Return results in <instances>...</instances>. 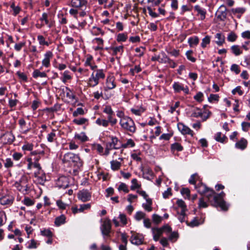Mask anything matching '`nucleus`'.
I'll return each instance as SVG.
<instances>
[{"label": "nucleus", "instance_id": "21", "mask_svg": "<svg viewBox=\"0 0 250 250\" xmlns=\"http://www.w3.org/2000/svg\"><path fill=\"white\" fill-rule=\"evenodd\" d=\"M195 188L197 189L198 192L201 195L206 194L207 190L208 189V188L205 185L202 183H199L197 186H195Z\"/></svg>", "mask_w": 250, "mask_h": 250}, {"label": "nucleus", "instance_id": "25", "mask_svg": "<svg viewBox=\"0 0 250 250\" xmlns=\"http://www.w3.org/2000/svg\"><path fill=\"white\" fill-rule=\"evenodd\" d=\"M214 194V191L213 189L208 188L207 190L206 193L204 194L203 195L208 198L209 202H212L211 199L212 198V201H213V196L215 195Z\"/></svg>", "mask_w": 250, "mask_h": 250}, {"label": "nucleus", "instance_id": "62", "mask_svg": "<svg viewBox=\"0 0 250 250\" xmlns=\"http://www.w3.org/2000/svg\"><path fill=\"white\" fill-rule=\"evenodd\" d=\"M230 70L234 72L236 74H239L240 72L238 65L236 64H233L231 66Z\"/></svg>", "mask_w": 250, "mask_h": 250}, {"label": "nucleus", "instance_id": "63", "mask_svg": "<svg viewBox=\"0 0 250 250\" xmlns=\"http://www.w3.org/2000/svg\"><path fill=\"white\" fill-rule=\"evenodd\" d=\"M242 128L243 131H247L249 128H250V123L242 122L241 124Z\"/></svg>", "mask_w": 250, "mask_h": 250}, {"label": "nucleus", "instance_id": "40", "mask_svg": "<svg viewBox=\"0 0 250 250\" xmlns=\"http://www.w3.org/2000/svg\"><path fill=\"white\" fill-rule=\"evenodd\" d=\"M237 38V36L236 34L233 32H231L229 33L227 37V40L229 42H235Z\"/></svg>", "mask_w": 250, "mask_h": 250}, {"label": "nucleus", "instance_id": "11", "mask_svg": "<svg viewBox=\"0 0 250 250\" xmlns=\"http://www.w3.org/2000/svg\"><path fill=\"white\" fill-rule=\"evenodd\" d=\"M78 198L83 202H86L90 200L91 198V193L87 190L83 189L78 194Z\"/></svg>", "mask_w": 250, "mask_h": 250}, {"label": "nucleus", "instance_id": "1", "mask_svg": "<svg viewBox=\"0 0 250 250\" xmlns=\"http://www.w3.org/2000/svg\"><path fill=\"white\" fill-rule=\"evenodd\" d=\"M62 161L64 163H69L77 168H80L83 166V162L79 156L71 152H68L65 154Z\"/></svg>", "mask_w": 250, "mask_h": 250}, {"label": "nucleus", "instance_id": "2", "mask_svg": "<svg viewBox=\"0 0 250 250\" xmlns=\"http://www.w3.org/2000/svg\"><path fill=\"white\" fill-rule=\"evenodd\" d=\"M105 74L103 69H96L94 71L88 80V85L91 87H94L98 84L100 79H104Z\"/></svg>", "mask_w": 250, "mask_h": 250}, {"label": "nucleus", "instance_id": "13", "mask_svg": "<svg viewBox=\"0 0 250 250\" xmlns=\"http://www.w3.org/2000/svg\"><path fill=\"white\" fill-rule=\"evenodd\" d=\"M119 140L115 137H111V142L106 144V146L109 149H118L120 148V146L119 144Z\"/></svg>", "mask_w": 250, "mask_h": 250}, {"label": "nucleus", "instance_id": "3", "mask_svg": "<svg viewBox=\"0 0 250 250\" xmlns=\"http://www.w3.org/2000/svg\"><path fill=\"white\" fill-rule=\"evenodd\" d=\"M225 195V193L222 191L220 193L214 196L213 205L215 207H219L222 210L226 211L228 209L229 206L223 199Z\"/></svg>", "mask_w": 250, "mask_h": 250}, {"label": "nucleus", "instance_id": "8", "mask_svg": "<svg viewBox=\"0 0 250 250\" xmlns=\"http://www.w3.org/2000/svg\"><path fill=\"white\" fill-rule=\"evenodd\" d=\"M1 139L4 144H10L15 140V137L11 132H7L1 136Z\"/></svg>", "mask_w": 250, "mask_h": 250}, {"label": "nucleus", "instance_id": "19", "mask_svg": "<svg viewBox=\"0 0 250 250\" xmlns=\"http://www.w3.org/2000/svg\"><path fill=\"white\" fill-rule=\"evenodd\" d=\"M152 231L153 235V239L157 241L163 233V230L160 228H152Z\"/></svg>", "mask_w": 250, "mask_h": 250}, {"label": "nucleus", "instance_id": "46", "mask_svg": "<svg viewBox=\"0 0 250 250\" xmlns=\"http://www.w3.org/2000/svg\"><path fill=\"white\" fill-rule=\"evenodd\" d=\"M91 208V205L90 204H82L80 206L79 208V211L82 212L85 210H88Z\"/></svg>", "mask_w": 250, "mask_h": 250}, {"label": "nucleus", "instance_id": "29", "mask_svg": "<svg viewBox=\"0 0 250 250\" xmlns=\"http://www.w3.org/2000/svg\"><path fill=\"white\" fill-rule=\"evenodd\" d=\"M75 138L79 140L82 142H84L88 140V137L84 132L75 134Z\"/></svg>", "mask_w": 250, "mask_h": 250}, {"label": "nucleus", "instance_id": "35", "mask_svg": "<svg viewBox=\"0 0 250 250\" xmlns=\"http://www.w3.org/2000/svg\"><path fill=\"white\" fill-rule=\"evenodd\" d=\"M66 89L67 91L66 93V96L67 98H68L71 101H75L77 102L76 97L73 93L72 91L67 87H66Z\"/></svg>", "mask_w": 250, "mask_h": 250}, {"label": "nucleus", "instance_id": "54", "mask_svg": "<svg viewBox=\"0 0 250 250\" xmlns=\"http://www.w3.org/2000/svg\"><path fill=\"white\" fill-rule=\"evenodd\" d=\"M193 52L192 50H188L186 53V55L187 59L191 62H194L196 61V59L191 56Z\"/></svg>", "mask_w": 250, "mask_h": 250}, {"label": "nucleus", "instance_id": "31", "mask_svg": "<svg viewBox=\"0 0 250 250\" xmlns=\"http://www.w3.org/2000/svg\"><path fill=\"white\" fill-rule=\"evenodd\" d=\"M47 75L44 72H41L38 69H35L33 72V77L34 78L38 77L44 78L46 77Z\"/></svg>", "mask_w": 250, "mask_h": 250}, {"label": "nucleus", "instance_id": "7", "mask_svg": "<svg viewBox=\"0 0 250 250\" xmlns=\"http://www.w3.org/2000/svg\"><path fill=\"white\" fill-rule=\"evenodd\" d=\"M172 87L176 93H179L181 91H184L186 94L189 93V89L187 86H184V85L179 82H174L172 84Z\"/></svg>", "mask_w": 250, "mask_h": 250}, {"label": "nucleus", "instance_id": "56", "mask_svg": "<svg viewBox=\"0 0 250 250\" xmlns=\"http://www.w3.org/2000/svg\"><path fill=\"white\" fill-rule=\"evenodd\" d=\"M181 194L185 196V197H187L188 198H189L190 196V190L188 188H183L181 190Z\"/></svg>", "mask_w": 250, "mask_h": 250}, {"label": "nucleus", "instance_id": "57", "mask_svg": "<svg viewBox=\"0 0 250 250\" xmlns=\"http://www.w3.org/2000/svg\"><path fill=\"white\" fill-rule=\"evenodd\" d=\"M144 110L142 108H138V109H135V108H131V111L132 112V113L136 115H137V116L141 115V114L144 112Z\"/></svg>", "mask_w": 250, "mask_h": 250}, {"label": "nucleus", "instance_id": "41", "mask_svg": "<svg viewBox=\"0 0 250 250\" xmlns=\"http://www.w3.org/2000/svg\"><path fill=\"white\" fill-rule=\"evenodd\" d=\"M96 123L99 125H103L104 127H106L108 125L109 121L104 119L98 118L96 120Z\"/></svg>", "mask_w": 250, "mask_h": 250}, {"label": "nucleus", "instance_id": "20", "mask_svg": "<svg viewBox=\"0 0 250 250\" xmlns=\"http://www.w3.org/2000/svg\"><path fill=\"white\" fill-rule=\"evenodd\" d=\"M194 9L198 12V14L200 15V19L201 20H204L206 18V10L201 7L198 5H196L194 6Z\"/></svg>", "mask_w": 250, "mask_h": 250}, {"label": "nucleus", "instance_id": "43", "mask_svg": "<svg viewBox=\"0 0 250 250\" xmlns=\"http://www.w3.org/2000/svg\"><path fill=\"white\" fill-rule=\"evenodd\" d=\"M171 148L172 150H177L178 151H181L183 149V146L178 143L172 144L171 146Z\"/></svg>", "mask_w": 250, "mask_h": 250}, {"label": "nucleus", "instance_id": "9", "mask_svg": "<svg viewBox=\"0 0 250 250\" xmlns=\"http://www.w3.org/2000/svg\"><path fill=\"white\" fill-rule=\"evenodd\" d=\"M130 242L136 245H141L143 243L144 236L142 234L133 233L130 238Z\"/></svg>", "mask_w": 250, "mask_h": 250}, {"label": "nucleus", "instance_id": "10", "mask_svg": "<svg viewBox=\"0 0 250 250\" xmlns=\"http://www.w3.org/2000/svg\"><path fill=\"white\" fill-rule=\"evenodd\" d=\"M53 54L50 51H48L44 55V59L42 61V65L47 68L50 65V60L52 58Z\"/></svg>", "mask_w": 250, "mask_h": 250}, {"label": "nucleus", "instance_id": "55", "mask_svg": "<svg viewBox=\"0 0 250 250\" xmlns=\"http://www.w3.org/2000/svg\"><path fill=\"white\" fill-rule=\"evenodd\" d=\"M22 202L27 206H30L34 204V201L28 197H25Z\"/></svg>", "mask_w": 250, "mask_h": 250}, {"label": "nucleus", "instance_id": "28", "mask_svg": "<svg viewBox=\"0 0 250 250\" xmlns=\"http://www.w3.org/2000/svg\"><path fill=\"white\" fill-rule=\"evenodd\" d=\"M230 49L232 53L235 56H239L242 53L240 47L237 45H233L231 46Z\"/></svg>", "mask_w": 250, "mask_h": 250}, {"label": "nucleus", "instance_id": "4", "mask_svg": "<svg viewBox=\"0 0 250 250\" xmlns=\"http://www.w3.org/2000/svg\"><path fill=\"white\" fill-rule=\"evenodd\" d=\"M120 124L122 127L126 131L134 133L136 130L134 121L128 117L121 119Z\"/></svg>", "mask_w": 250, "mask_h": 250}, {"label": "nucleus", "instance_id": "24", "mask_svg": "<svg viewBox=\"0 0 250 250\" xmlns=\"http://www.w3.org/2000/svg\"><path fill=\"white\" fill-rule=\"evenodd\" d=\"M214 138L216 141L217 142H219L220 143H224L226 140H227V137L225 135L222 134L221 132H217L214 136Z\"/></svg>", "mask_w": 250, "mask_h": 250}, {"label": "nucleus", "instance_id": "33", "mask_svg": "<svg viewBox=\"0 0 250 250\" xmlns=\"http://www.w3.org/2000/svg\"><path fill=\"white\" fill-rule=\"evenodd\" d=\"M203 223V221H202L201 223L199 222L197 217H194L193 219V220L189 223L188 221H186L187 225L191 227H194L198 226L200 224H201Z\"/></svg>", "mask_w": 250, "mask_h": 250}, {"label": "nucleus", "instance_id": "51", "mask_svg": "<svg viewBox=\"0 0 250 250\" xmlns=\"http://www.w3.org/2000/svg\"><path fill=\"white\" fill-rule=\"evenodd\" d=\"M47 139L49 142L52 143L54 142L56 139V134L54 131L47 135Z\"/></svg>", "mask_w": 250, "mask_h": 250}, {"label": "nucleus", "instance_id": "45", "mask_svg": "<svg viewBox=\"0 0 250 250\" xmlns=\"http://www.w3.org/2000/svg\"><path fill=\"white\" fill-rule=\"evenodd\" d=\"M70 72L68 70L65 71L63 74V77L62 78V81L63 83H65L67 80H70L71 79V77L69 74Z\"/></svg>", "mask_w": 250, "mask_h": 250}, {"label": "nucleus", "instance_id": "50", "mask_svg": "<svg viewBox=\"0 0 250 250\" xmlns=\"http://www.w3.org/2000/svg\"><path fill=\"white\" fill-rule=\"evenodd\" d=\"M152 220L155 224H159L162 220V217L157 214H154L152 215Z\"/></svg>", "mask_w": 250, "mask_h": 250}, {"label": "nucleus", "instance_id": "61", "mask_svg": "<svg viewBox=\"0 0 250 250\" xmlns=\"http://www.w3.org/2000/svg\"><path fill=\"white\" fill-rule=\"evenodd\" d=\"M219 97V96L217 94H210L208 98V100L209 102H212L213 101H218Z\"/></svg>", "mask_w": 250, "mask_h": 250}, {"label": "nucleus", "instance_id": "22", "mask_svg": "<svg viewBox=\"0 0 250 250\" xmlns=\"http://www.w3.org/2000/svg\"><path fill=\"white\" fill-rule=\"evenodd\" d=\"M215 38L217 40L216 43L218 45L221 46L224 43L225 37L223 34L218 33L215 35Z\"/></svg>", "mask_w": 250, "mask_h": 250}, {"label": "nucleus", "instance_id": "37", "mask_svg": "<svg viewBox=\"0 0 250 250\" xmlns=\"http://www.w3.org/2000/svg\"><path fill=\"white\" fill-rule=\"evenodd\" d=\"M110 164L111 169L113 170H117L119 169L121 166V163L116 160H113L111 161Z\"/></svg>", "mask_w": 250, "mask_h": 250}, {"label": "nucleus", "instance_id": "47", "mask_svg": "<svg viewBox=\"0 0 250 250\" xmlns=\"http://www.w3.org/2000/svg\"><path fill=\"white\" fill-rule=\"evenodd\" d=\"M127 39V36L125 33H120L117 36V41L120 42H125Z\"/></svg>", "mask_w": 250, "mask_h": 250}, {"label": "nucleus", "instance_id": "17", "mask_svg": "<svg viewBox=\"0 0 250 250\" xmlns=\"http://www.w3.org/2000/svg\"><path fill=\"white\" fill-rule=\"evenodd\" d=\"M178 130L184 135L189 134L193 135L192 131L183 123H178L177 125Z\"/></svg>", "mask_w": 250, "mask_h": 250}, {"label": "nucleus", "instance_id": "23", "mask_svg": "<svg viewBox=\"0 0 250 250\" xmlns=\"http://www.w3.org/2000/svg\"><path fill=\"white\" fill-rule=\"evenodd\" d=\"M232 13L233 14H238L237 17L240 18L241 15L243 14L246 11V8L244 7H237L235 8H232L231 9Z\"/></svg>", "mask_w": 250, "mask_h": 250}, {"label": "nucleus", "instance_id": "44", "mask_svg": "<svg viewBox=\"0 0 250 250\" xmlns=\"http://www.w3.org/2000/svg\"><path fill=\"white\" fill-rule=\"evenodd\" d=\"M210 41V37L208 36H206L202 39V42L201 45L202 47L205 48L208 44Z\"/></svg>", "mask_w": 250, "mask_h": 250}, {"label": "nucleus", "instance_id": "58", "mask_svg": "<svg viewBox=\"0 0 250 250\" xmlns=\"http://www.w3.org/2000/svg\"><path fill=\"white\" fill-rule=\"evenodd\" d=\"M177 204L179 207L181 208V211L184 210V211H186V206L185 202L182 200H178L177 201Z\"/></svg>", "mask_w": 250, "mask_h": 250}, {"label": "nucleus", "instance_id": "14", "mask_svg": "<svg viewBox=\"0 0 250 250\" xmlns=\"http://www.w3.org/2000/svg\"><path fill=\"white\" fill-rule=\"evenodd\" d=\"M227 8L224 5H221L216 12L217 18L221 21H224L227 17Z\"/></svg>", "mask_w": 250, "mask_h": 250}, {"label": "nucleus", "instance_id": "39", "mask_svg": "<svg viewBox=\"0 0 250 250\" xmlns=\"http://www.w3.org/2000/svg\"><path fill=\"white\" fill-rule=\"evenodd\" d=\"M65 217L62 215L59 217H58L56 218L55 221V224L59 226L61 224H63L65 222Z\"/></svg>", "mask_w": 250, "mask_h": 250}, {"label": "nucleus", "instance_id": "27", "mask_svg": "<svg viewBox=\"0 0 250 250\" xmlns=\"http://www.w3.org/2000/svg\"><path fill=\"white\" fill-rule=\"evenodd\" d=\"M247 145V140L243 138L240 141L238 142L235 144V146L237 148H239L241 149H244L246 147Z\"/></svg>", "mask_w": 250, "mask_h": 250}, {"label": "nucleus", "instance_id": "60", "mask_svg": "<svg viewBox=\"0 0 250 250\" xmlns=\"http://www.w3.org/2000/svg\"><path fill=\"white\" fill-rule=\"evenodd\" d=\"M33 148V145L30 143H26L22 146V149L23 150L31 151Z\"/></svg>", "mask_w": 250, "mask_h": 250}, {"label": "nucleus", "instance_id": "48", "mask_svg": "<svg viewBox=\"0 0 250 250\" xmlns=\"http://www.w3.org/2000/svg\"><path fill=\"white\" fill-rule=\"evenodd\" d=\"M118 189L119 191H123L125 193H127L129 192V189L126 185L125 184L122 183L119 185V187L118 188Z\"/></svg>", "mask_w": 250, "mask_h": 250}, {"label": "nucleus", "instance_id": "36", "mask_svg": "<svg viewBox=\"0 0 250 250\" xmlns=\"http://www.w3.org/2000/svg\"><path fill=\"white\" fill-rule=\"evenodd\" d=\"M146 203L143 204V207L147 211H151L152 209L151 205L152 204V200L148 199L146 200Z\"/></svg>", "mask_w": 250, "mask_h": 250}, {"label": "nucleus", "instance_id": "18", "mask_svg": "<svg viewBox=\"0 0 250 250\" xmlns=\"http://www.w3.org/2000/svg\"><path fill=\"white\" fill-rule=\"evenodd\" d=\"M19 124L20 125V129H21V132L22 133L26 134L30 130V128L26 126V124L23 119H20L19 120Z\"/></svg>", "mask_w": 250, "mask_h": 250}, {"label": "nucleus", "instance_id": "42", "mask_svg": "<svg viewBox=\"0 0 250 250\" xmlns=\"http://www.w3.org/2000/svg\"><path fill=\"white\" fill-rule=\"evenodd\" d=\"M87 121L88 120L84 118H81L80 119H75L73 121L74 123L78 125H82L85 124Z\"/></svg>", "mask_w": 250, "mask_h": 250}, {"label": "nucleus", "instance_id": "53", "mask_svg": "<svg viewBox=\"0 0 250 250\" xmlns=\"http://www.w3.org/2000/svg\"><path fill=\"white\" fill-rule=\"evenodd\" d=\"M103 112L108 114V116L114 114V112L110 105H106L104 108Z\"/></svg>", "mask_w": 250, "mask_h": 250}, {"label": "nucleus", "instance_id": "15", "mask_svg": "<svg viewBox=\"0 0 250 250\" xmlns=\"http://www.w3.org/2000/svg\"><path fill=\"white\" fill-rule=\"evenodd\" d=\"M56 184L60 188H67L69 186L67 178L64 176L60 177L57 181Z\"/></svg>", "mask_w": 250, "mask_h": 250}, {"label": "nucleus", "instance_id": "32", "mask_svg": "<svg viewBox=\"0 0 250 250\" xmlns=\"http://www.w3.org/2000/svg\"><path fill=\"white\" fill-rule=\"evenodd\" d=\"M158 58H159V62H160L164 63H167L169 59L164 52H162L160 55L158 56Z\"/></svg>", "mask_w": 250, "mask_h": 250}, {"label": "nucleus", "instance_id": "30", "mask_svg": "<svg viewBox=\"0 0 250 250\" xmlns=\"http://www.w3.org/2000/svg\"><path fill=\"white\" fill-rule=\"evenodd\" d=\"M199 38L197 36L190 37L188 39V43H189L190 47L197 45L199 43Z\"/></svg>", "mask_w": 250, "mask_h": 250}, {"label": "nucleus", "instance_id": "16", "mask_svg": "<svg viewBox=\"0 0 250 250\" xmlns=\"http://www.w3.org/2000/svg\"><path fill=\"white\" fill-rule=\"evenodd\" d=\"M14 197L10 195L3 196L0 198V203L2 205H10L13 203Z\"/></svg>", "mask_w": 250, "mask_h": 250}, {"label": "nucleus", "instance_id": "5", "mask_svg": "<svg viewBox=\"0 0 250 250\" xmlns=\"http://www.w3.org/2000/svg\"><path fill=\"white\" fill-rule=\"evenodd\" d=\"M111 224L110 220L106 219L102 222L100 229L104 239L108 237L111 231Z\"/></svg>", "mask_w": 250, "mask_h": 250}, {"label": "nucleus", "instance_id": "34", "mask_svg": "<svg viewBox=\"0 0 250 250\" xmlns=\"http://www.w3.org/2000/svg\"><path fill=\"white\" fill-rule=\"evenodd\" d=\"M193 117H202L203 113L202 112L201 110L198 108H194L192 111L191 115Z\"/></svg>", "mask_w": 250, "mask_h": 250}, {"label": "nucleus", "instance_id": "38", "mask_svg": "<svg viewBox=\"0 0 250 250\" xmlns=\"http://www.w3.org/2000/svg\"><path fill=\"white\" fill-rule=\"evenodd\" d=\"M40 20L42 21H44L45 24L48 25L49 28L51 27L52 25L49 23V20L48 19V14L47 13H43Z\"/></svg>", "mask_w": 250, "mask_h": 250}, {"label": "nucleus", "instance_id": "59", "mask_svg": "<svg viewBox=\"0 0 250 250\" xmlns=\"http://www.w3.org/2000/svg\"><path fill=\"white\" fill-rule=\"evenodd\" d=\"M145 216V214L142 211H138L136 212L135 218L137 221H140L144 218Z\"/></svg>", "mask_w": 250, "mask_h": 250}, {"label": "nucleus", "instance_id": "6", "mask_svg": "<svg viewBox=\"0 0 250 250\" xmlns=\"http://www.w3.org/2000/svg\"><path fill=\"white\" fill-rule=\"evenodd\" d=\"M15 186L19 191L22 193L26 192L29 189L27 179L25 177H21L19 182L15 183Z\"/></svg>", "mask_w": 250, "mask_h": 250}, {"label": "nucleus", "instance_id": "12", "mask_svg": "<svg viewBox=\"0 0 250 250\" xmlns=\"http://www.w3.org/2000/svg\"><path fill=\"white\" fill-rule=\"evenodd\" d=\"M114 80L115 78L113 76H109L107 77L105 86L104 87V90L105 91L112 89L116 87Z\"/></svg>", "mask_w": 250, "mask_h": 250}, {"label": "nucleus", "instance_id": "52", "mask_svg": "<svg viewBox=\"0 0 250 250\" xmlns=\"http://www.w3.org/2000/svg\"><path fill=\"white\" fill-rule=\"evenodd\" d=\"M84 114L83 109L81 107L77 108V109L74 111L73 113V116L74 117H77L78 115H82Z\"/></svg>", "mask_w": 250, "mask_h": 250}, {"label": "nucleus", "instance_id": "26", "mask_svg": "<svg viewBox=\"0 0 250 250\" xmlns=\"http://www.w3.org/2000/svg\"><path fill=\"white\" fill-rule=\"evenodd\" d=\"M111 50L113 51V55H117L118 53L122 55L124 52V46L120 45L119 46L112 47L111 48Z\"/></svg>", "mask_w": 250, "mask_h": 250}, {"label": "nucleus", "instance_id": "49", "mask_svg": "<svg viewBox=\"0 0 250 250\" xmlns=\"http://www.w3.org/2000/svg\"><path fill=\"white\" fill-rule=\"evenodd\" d=\"M37 39L40 45H45L46 46H48L49 45V43L45 41L44 38L43 36L39 35Z\"/></svg>", "mask_w": 250, "mask_h": 250}, {"label": "nucleus", "instance_id": "64", "mask_svg": "<svg viewBox=\"0 0 250 250\" xmlns=\"http://www.w3.org/2000/svg\"><path fill=\"white\" fill-rule=\"evenodd\" d=\"M203 94L201 92H198L196 95L194 96V99L198 102L203 101Z\"/></svg>", "mask_w": 250, "mask_h": 250}]
</instances>
